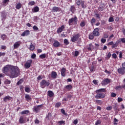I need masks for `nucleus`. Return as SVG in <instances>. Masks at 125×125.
Masks as SVG:
<instances>
[{
  "label": "nucleus",
  "instance_id": "47",
  "mask_svg": "<svg viewBox=\"0 0 125 125\" xmlns=\"http://www.w3.org/2000/svg\"><path fill=\"white\" fill-rule=\"evenodd\" d=\"M61 106V103H57L55 104L56 108H59V107H60Z\"/></svg>",
  "mask_w": 125,
  "mask_h": 125
},
{
  "label": "nucleus",
  "instance_id": "7",
  "mask_svg": "<svg viewBox=\"0 0 125 125\" xmlns=\"http://www.w3.org/2000/svg\"><path fill=\"white\" fill-rule=\"evenodd\" d=\"M79 39H80V34L78 33L71 37V41L72 42H78V41H79Z\"/></svg>",
  "mask_w": 125,
  "mask_h": 125
},
{
  "label": "nucleus",
  "instance_id": "23",
  "mask_svg": "<svg viewBox=\"0 0 125 125\" xmlns=\"http://www.w3.org/2000/svg\"><path fill=\"white\" fill-rule=\"evenodd\" d=\"M47 95L50 97H53L54 96V93L52 91L49 90L47 92Z\"/></svg>",
  "mask_w": 125,
  "mask_h": 125
},
{
  "label": "nucleus",
  "instance_id": "43",
  "mask_svg": "<svg viewBox=\"0 0 125 125\" xmlns=\"http://www.w3.org/2000/svg\"><path fill=\"white\" fill-rule=\"evenodd\" d=\"M79 54H80V52L78 51H75L74 55L75 57H77L79 56Z\"/></svg>",
  "mask_w": 125,
  "mask_h": 125
},
{
  "label": "nucleus",
  "instance_id": "26",
  "mask_svg": "<svg viewBox=\"0 0 125 125\" xmlns=\"http://www.w3.org/2000/svg\"><path fill=\"white\" fill-rule=\"evenodd\" d=\"M53 45L55 46V47H58L59 45H60V43H59L58 41H56L54 42Z\"/></svg>",
  "mask_w": 125,
  "mask_h": 125
},
{
  "label": "nucleus",
  "instance_id": "48",
  "mask_svg": "<svg viewBox=\"0 0 125 125\" xmlns=\"http://www.w3.org/2000/svg\"><path fill=\"white\" fill-rule=\"evenodd\" d=\"M98 10L99 11H103V10H104V7H103V6H99L98 7Z\"/></svg>",
  "mask_w": 125,
  "mask_h": 125
},
{
  "label": "nucleus",
  "instance_id": "32",
  "mask_svg": "<svg viewBox=\"0 0 125 125\" xmlns=\"http://www.w3.org/2000/svg\"><path fill=\"white\" fill-rule=\"evenodd\" d=\"M39 57L40 58H41V59H44V58L46 57V54H42V55H40Z\"/></svg>",
  "mask_w": 125,
  "mask_h": 125
},
{
  "label": "nucleus",
  "instance_id": "61",
  "mask_svg": "<svg viewBox=\"0 0 125 125\" xmlns=\"http://www.w3.org/2000/svg\"><path fill=\"white\" fill-rule=\"evenodd\" d=\"M41 80H42V75H39V76L37 77V80H38V81H41Z\"/></svg>",
  "mask_w": 125,
  "mask_h": 125
},
{
  "label": "nucleus",
  "instance_id": "58",
  "mask_svg": "<svg viewBox=\"0 0 125 125\" xmlns=\"http://www.w3.org/2000/svg\"><path fill=\"white\" fill-rule=\"evenodd\" d=\"M23 83V80H20L17 83V84L18 85H19V84H21V83Z\"/></svg>",
  "mask_w": 125,
  "mask_h": 125
},
{
  "label": "nucleus",
  "instance_id": "11",
  "mask_svg": "<svg viewBox=\"0 0 125 125\" xmlns=\"http://www.w3.org/2000/svg\"><path fill=\"white\" fill-rule=\"evenodd\" d=\"M92 33L95 35V37H99V36H100L99 29H98V28H96L94 29Z\"/></svg>",
  "mask_w": 125,
  "mask_h": 125
},
{
  "label": "nucleus",
  "instance_id": "54",
  "mask_svg": "<svg viewBox=\"0 0 125 125\" xmlns=\"http://www.w3.org/2000/svg\"><path fill=\"white\" fill-rule=\"evenodd\" d=\"M116 96H117V94H116L114 92L111 93V97H116Z\"/></svg>",
  "mask_w": 125,
  "mask_h": 125
},
{
  "label": "nucleus",
  "instance_id": "39",
  "mask_svg": "<svg viewBox=\"0 0 125 125\" xmlns=\"http://www.w3.org/2000/svg\"><path fill=\"white\" fill-rule=\"evenodd\" d=\"M63 42L64 44H65V45H68V44L70 43V42H69V41L67 39H64L63 40Z\"/></svg>",
  "mask_w": 125,
  "mask_h": 125
},
{
  "label": "nucleus",
  "instance_id": "14",
  "mask_svg": "<svg viewBox=\"0 0 125 125\" xmlns=\"http://www.w3.org/2000/svg\"><path fill=\"white\" fill-rule=\"evenodd\" d=\"M20 45H21V41H18L16 42L14 44V49H16L17 48H18V47H19V46H20Z\"/></svg>",
  "mask_w": 125,
  "mask_h": 125
},
{
  "label": "nucleus",
  "instance_id": "8",
  "mask_svg": "<svg viewBox=\"0 0 125 125\" xmlns=\"http://www.w3.org/2000/svg\"><path fill=\"white\" fill-rule=\"evenodd\" d=\"M19 122L20 124H26L27 123V117L24 116H21Z\"/></svg>",
  "mask_w": 125,
  "mask_h": 125
},
{
  "label": "nucleus",
  "instance_id": "20",
  "mask_svg": "<svg viewBox=\"0 0 125 125\" xmlns=\"http://www.w3.org/2000/svg\"><path fill=\"white\" fill-rule=\"evenodd\" d=\"M30 35V30H25L21 34V37H25V36H28Z\"/></svg>",
  "mask_w": 125,
  "mask_h": 125
},
{
  "label": "nucleus",
  "instance_id": "49",
  "mask_svg": "<svg viewBox=\"0 0 125 125\" xmlns=\"http://www.w3.org/2000/svg\"><path fill=\"white\" fill-rule=\"evenodd\" d=\"M28 5H35V2L34 1H31L28 3Z\"/></svg>",
  "mask_w": 125,
  "mask_h": 125
},
{
  "label": "nucleus",
  "instance_id": "19",
  "mask_svg": "<svg viewBox=\"0 0 125 125\" xmlns=\"http://www.w3.org/2000/svg\"><path fill=\"white\" fill-rule=\"evenodd\" d=\"M11 99H12V97H11L9 96H5L3 98V100L5 102H7V101H9V100H11Z\"/></svg>",
  "mask_w": 125,
  "mask_h": 125
},
{
  "label": "nucleus",
  "instance_id": "17",
  "mask_svg": "<svg viewBox=\"0 0 125 125\" xmlns=\"http://www.w3.org/2000/svg\"><path fill=\"white\" fill-rule=\"evenodd\" d=\"M61 10V8L58 7L54 6L52 9V12H58Z\"/></svg>",
  "mask_w": 125,
  "mask_h": 125
},
{
  "label": "nucleus",
  "instance_id": "35",
  "mask_svg": "<svg viewBox=\"0 0 125 125\" xmlns=\"http://www.w3.org/2000/svg\"><path fill=\"white\" fill-rule=\"evenodd\" d=\"M80 26L81 27H82V28L84 27V26H85V21H83L81 22L80 23Z\"/></svg>",
  "mask_w": 125,
  "mask_h": 125
},
{
  "label": "nucleus",
  "instance_id": "4",
  "mask_svg": "<svg viewBox=\"0 0 125 125\" xmlns=\"http://www.w3.org/2000/svg\"><path fill=\"white\" fill-rule=\"evenodd\" d=\"M74 23L75 25H77V24H78V18L76 16H74V18H71L68 20L69 26H72Z\"/></svg>",
  "mask_w": 125,
  "mask_h": 125
},
{
  "label": "nucleus",
  "instance_id": "62",
  "mask_svg": "<svg viewBox=\"0 0 125 125\" xmlns=\"http://www.w3.org/2000/svg\"><path fill=\"white\" fill-rule=\"evenodd\" d=\"M0 49H4L5 50V49H6V46L2 45L0 47Z\"/></svg>",
  "mask_w": 125,
  "mask_h": 125
},
{
  "label": "nucleus",
  "instance_id": "2",
  "mask_svg": "<svg viewBox=\"0 0 125 125\" xmlns=\"http://www.w3.org/2000/svg\"><path fill=\"white\" fill-rule=\"evenodd\" d=\"M106 91V89L101 88L95 91V93L96 94L95 96V98L96 99H102L105 98L106 96V93H104Z\"/></svg>",
  "mask_w": 125,
  "mask_h": 125
},
{
  "label": "nucleus",
  "instance_id": "50",
  "mask_svg": "<svg viewBox=\"0 0 125 125\" xmlns=\"http://www.w3.org/2000/svg\"><path fill=\"white\" fill-rule=\"evenodd\" d=\"M81 3H82V2H81V0H77V1H76L77 5L80 6V5H81Z\"/></svg>",
  "mask_w": 125,
  "mask_h": 125
},
{
  "label": "nucleus",
  "instance_id": "30",
  "mask_svg": "<svg viewBox=\"0 0 125 125\" xmlns=\"http://www.w3.org/2000/svg\"><path fill=\"white\" fill-rule=\"evenodd\" d=\"M29 49L31 51H33V50L35 49V46H34L32 43H30Z\"/></svg>",
  "mask_w": 125,
  "mask_h": 125
},
{
  "label": "nucleus",
  "instance_id": "64",
  "mask_svg": "<svg viewBox=\"0 0 125 125\" xmlns=\"http://www.w3.org/2000/svg\"><path fill=\"white\" fill-rule=\"evenodd\" d=\"M121 42L123 43H125V38H122Z\"/></svg>",
  "mask_w": 125,
  "mask_h": 125
},
{
  "label": "nucleus",
  "instance_id": "37",
  "mask_svg": "<svg viewBox=\"0 0 125 125\" xmlns=\"http://www.w3.org/2000/svg\"><path fill=\"white\" fill-rule=\"evenodd\" d=\"M92 47V43H90L87 47V50L91 51V48Z\"/></svg>",
  "mask_w": 125,
  "mask_h": 125
},
{
  "label": "nucleus",
  "instance_id": "27",
  "mask_svg": "<svg viewBox=\"0 0 125 125\" xmlns=\"http://www.w3.org/2000/svg\"><path fill=\"white\" fill-rule=\"evenodd\" d=\"M94 37H95V36L93 33H90L89 35V39L93 40V39H94Z\"/></svg>",
  "mask_w": 125,
  "mask_h": 125
},
{
  "label": "nucleus",
  "instance_id": "24",
  "mask_svg": "<svg viewBox=\"0 0 125 125\" xmlns=\"http://www.w3.org/2000/svg\"><path fill=\"white\" fill-rule=\"evenodd\" d=\"M40 11V8L38 6H36L33 9H32V12L35 13L36 12H39Z\"/></svg>",
  "mask_w": 125,
  "mask_h": 125
},
{
  "label": "nucleus",
  "instance_id": "44",
  "mask_svg": "<svg viewBox=\"0 0 125 125\" xmlns=\"http://www.w3.org/2000/svg\"><path fill=\"white\" fill-rule=\"evenodd\" d=\"M58 124H59L60 125H65V121H64L63 120H62V121H58Z\"/></svg>",
  "mask_w": 125,
  "mask_h": 125
},
{
  "label": "nucleus",
  "instance_id": "15",
  "mask_svg": "<svg viewBox=\"0 0 125 125\" xmlns=\"http://www.w3.org/2000/svg\"><path fill=\"white\" fill-rule=\"evenodd\" d=\"M58 75H57V73L55 71H52L51 73V77L52 79H53V80H55L56 78H57V76Z\"/></svg>",
  "mask_w": 125,
  "mask_h": 125
},
{
  "label": "nucleus",
  "instance_id": "40",
  "mask_svg": "<svg viewBox=\"0 0 125 125\" xmlns=\"http://www.w3.org/2000/svg\"><path fill=\"white\" fill-rule=\"evenodd\" d=\"M25 92H27V93H30L31 92V89L29 87H25Z\"/></svg>",
  "mask_w": 125,
  "mask_h": 125
},
{
  "label": "nucleus",
  "instance_id": "55",
  "mask_svg": "<svg viewBox=\"0 0 125 125\" xmlns=\"http://www.w3.org/2000/svg\"><path fill=\"white\" fill-rule=\"evenodd\" d=\"M100 124H101V121H100V120H98L96 122L95 125H100Z\"/></svg>",
  "mask_w": 125,
  "mask_h": 125
},
{
  "label": "nucleus",
  "instance_id": "46",
  "mask_svg": "<svg viewBox=\"0 0 125 125\" xmlns=\"http://www.w3.org/2000/svg\"><path fill=\"white\" fill-rule=\"evenodd\" d=\"M115 21V19L113 17H110L108 19V22H114Z\"/></svg>",
  "mask_w": 125,
  "mask_h": 125
},
{
  "label": "nucleus",
  "instance_id": "42",
  "mask_svg": "<svg viewBox=\"0 0 125 125\" xmlns=\"http://www.w3.org/2000/svg\"><path fill=\"white\" fill-rule=\"evenodd\" d=\"M96 103L99 105H101L102 104V101L100 100H96Z\"/></svg>",
  "mask_w": 125,
  "mask_h": 125
},
{
  "label": "nucleus",
  "instance_id": "6",
  "mask_svg": "<svg viewBox=\"0 0 125 125\" xmlns=\"http://www.w3.org/2000/svg\"><path fill=\"white\" fill-rule=\"evenodd\" d=\"M43 105L40 104L37 106H34L33 110L34 111V112H36V113H39L42 109Z\"/></svg>",
  "mask_w": 125,
  "mask_h": 125
},
{
  "label": "nucleus",
  "instance_id": "36",
  "mask_svg": "<svg viewBox=\"0 0 125 125\" xmlns=\"http://www.w3.org/2000/svg\"><path fill=\"white\" fill-rule=\"evenodd\" d=\"M52 117V116L51 115V113H48L47 116L46 117V119H47V120H50Z\"/></svg>",
  "mask_w": 125,
  "mask_h": 125
},
{
  "label": "nucleus",
  "instance_id": "33",
  "mask_svg": "<svg viewBox=\"0 0 125 125\" xmlns=\"http://www.w3.org/2000/svg\"><path fill=\"white\" fill-rule=\"evenodd\" d=\"M95 22H96V20L94 18H92L91 20V24L92 26H93L94 24H95Z\"/></svg>",
  "mask_w": 125,
  "mask_h": 125
},
{
  "label": "nucleus",
  "instance_id": "29",
  "mask_svg": "<svg viewBox=\"0 0 125 125\" xmlns=\"http://www.w3.org/2000/svg\"><path fill=\"white\" fill-rule=\"evenodd\" d=\"M29 112V110H23L21 112V115H28Z\"/></svg>",
  "mask_w": 125,
  "mask_h": 125
},
{
  "label": "nucleus",
  "instance_id": "53",
  "mask_svg": "<svg viewBox=\"0 0 125 125\" xmlns=\"http://www.w3.org/2000/svg\"><path fill=\"white\" fill-rule=\"evenodd\" d=\"M33 30H34V31H39V28H38L37 26L36 25H34L33 27Z\"/></svg>",
  "mask_w": 125,
  "mask_h": 125
},
{
  "label": "nucleus",
  "instance_id": "10",
  "mask_svg": "<svg viewBox=\"0 0 125 125\" xmlns=\"http://www.w3.org/2000/svg\"><path fill=\"white\" fill-rule=\"evenodd\" d=\"M72 88L73 86H72V84H68L65 86L63 90L64 92H66L67 91H70Z\"/></svg>",
  "mask_w": 125,
  "mask_h": 125
},
{
  "label": "nucleus",
  "instance_id": "52",
  "mask_svg": "<svg viewBox=\"0 0 125 125\" xmlns=\"http://www.w3.org/2000/svg\"><path fill=\"white\" fill-rule=\"evenodd\" d=\"M115 89H116V90H119V89H122V86H121V85L117 86L115 87Z\"/></svg>",
  "mask_w": 125,
  "mask_h": 125
},
{
  "label": "nucleus",
  "instance_id": "21",
  "mask_svg": "<svg viewBox=\"0 0 125 125\" xmlns=\"http://www.w3.org/2000/svg\"><path fill=\"white\" fill-rule=\"evenodd\" d=\"M61 75L62 77H65L66 76V68L63 67L61 70Z\"/></svg>",
  "mask_w": 125,
  "mask_h": 125
},
{
  "label": "nucleus",
  "instance_id": "60",
  "mask_svg": "<svg viewBox=\"0 0 125 125\" xmlns=\"http://www.w3.org/2000/svg\"><path fill=\"white\" fill-rule=\"evenodd\" d=\"M79 123V121L78 120V119H76L73 122V124L74 125H78V123Z\"/></svg>",
  "mask_w": 125,
  "mask_h": 125
},
{
  "label": "nucleus",
  "instance_id": "34",
  "mask_svg": "<svg viewBox=\"0 0 125 125\" xmlns=\"http://www.w3.org/2000/svg\"><path fill=\"white\" fill-rule=\"evenodd\" d=\"M6 38H7V36H6V35L5 34H2L1 35V39H2L3 41H5V40H6Z\"/></svg>",
  "mask_w": 125,
  "mask_h": 125
},
{
  "label": "nucleus",
  "instance_id": "12",
  "mask_svg": "<svg viewBox=\"0 0 125 125\" xmlns=\"http://www.w3.org/2000/svg\"><path fill=\"white\" fill-rule=\"evenodd\" d=\"M118 73L120 74V75H125V68L124 67H120L117 70Z\"/></svg>",
  "mask_w": 125,
  "mask_h": 125
},
{
  "label": "nucleus",
  "instance_id": "57",
  "mask_svg": "<svg viewBox=\"0 0 125 125\" xmlns=\"http://www.w3.org/2000/svg\"><path fill=\"white\" fill-rule=\"evenodd\" d=\"M101 42L103 43H105V42H106V39L102 38L101 39Z\"/></svg>",
  "mask_w": 125,
  "mask_h": 125
},
{
  "label": "nucleus",
  "instance_id": "22",
  "mask_svg": "<svg viewBox=\"0 0 125 125\" xmlns=\"http://www.w3.org/2000/svg\"><path fill=\"white\" fill-rule=\"evenodd\" d=\"M25 98L26 99V101H32V97L27 94H25Z\"/></svg>",
  "mask_w": 125,
  "mask_h": 125
},
{
  "label": "nucleus",
  "instance_id": "38",
  "mask_svg": "<svg viewBox=\"0 0 125 125\" xmlns=\"http://www.w3.org/2000/svg\"><path fill=\"white\" fill-rule=\"evenodd\" d=\"M119 44V42H116L115 43L113 44L112 46V48H115L118 46V44Z\"/></svg>",
  "mask_w": 125,
  "mask_h": 125
},
{
  "label": "nucleus",
  "instance_id": "3",
  "mask_svg": "<svg viewBox=\"0 0 125 125\" xmlns=\"http://www.w3.org/2000/svg\"><path fill=\"white\" fill-rule=\"evenodd\" d=\"M13 65H6V66H4L3 68V73L4 74H6L7 76H8L9 73L11 71L13 68Z\"/></svg>",
  "mask_w": 125,
  "mask_h": 125
},
{
  "label": "nucleus",
  "instance_id": "59",
  "mask_svg": "<svg viewBox=\"0 0 125 125\" xmlns=\"http://www.w3.org/2000/svg\"><path fill=\"white\" fill-rule=\"evenodd\" d=\"M123 101V98L118 97V103H120V102H122Z\"/></svg>",
  "mask_w": 125,
  "mask_h": 125
},
{
  "label": "nucleus",
  "instance_id": "18",
  "mask_svg": "<svg viewBox=\"0 0 125 125\" xmlns=\"http://www.w3.org/2000/svg\"><path fill=\"white\" fill-rule=\"evenodd\" d=\"M65 29V26L64 25H62L61 27H59L57 30V33H62L63 32V30Z\"/></svg>",
  "mask_w": 125,
  "mask_h": 125
},
{
  "label": "nucleus",
  "instance_id": "25",
  "mask_svg": "<svg viewBox=\"0 0 125 125\" xmlns=\"http://www.w3.org/2000/svg\"><path fill=\"white\" fill-rule=\"evenodd\" d=\"M22 7V4L21 3H16V9H20Z\"/></svg>",
  "mask_w": 125,
  "mask_h": 125
},
{
  "label": "nucleus",
  "instance_id": "5",
  "mask_svg": "<svg viewBox=\"0 0 125 125\" xmlns=\"http://www.w3.org/2000/svg\"><path fill=\"white\" fill-rule=\"evenodd\" d=\"M50 84V83L48 81H46L45 80H43L40 82V86L41 88H45L46 86H49Z\"/></svg>",
  "mask_w": 125,
  "mask_h": 125
},
{
  "label": "nucleus",
  "instance_id": "41",
  "mask_svg": "<svg viewBox=\"0 0 125 125\" xmlns=\"http://www.w3.org/2000/svg\"><path fill=\"white\" fill-rule=\"evenodd\" d=\"M61 113H62V115H64V116H68V114L65 112V110L63 109H61Z\"/></svg>",
  "mask_w": 125,
  "mask_h": 125
},
{
  "label": "nucleus",
  "instance_id": "28",
  "mask_svg": "<svg viewBox=\"0 0 125 125\" xmlns=\"http://www.w3.org/2000/svg\"><path fill=\"white\" fill-rule=\"evenodd\" d=\"M75 9H76V8H75V6L72 5L70 8L69 10L70 11H71V12H72V13H74V12H75Z\"/></svg>",
  "mask_w": 125,
  "mask_h": 125
},
{
  "label": "nucleus",
  "instance_id": "31",
  "mask_svg": "<svg viewBox=\"0 0 125 125\" xmlns=\"http://www.w3.org/2000/svg\"><path fill=\"white\" fill-rule=\"evenodd\" d=\"M81 6H82V8L84 9V8H86V6L85 5V4H84V1H83V0L81 1Z\"/></svg>",
  "mask_w": 125,
  "mask_h": 125
},
{
  "label": "nucleus",
  "instance_id": "13",
  "mask_svg": "<svg viewBox=\"0 0 125 125\" xmlns=\"http://www.w3.org/2000/svg\"><path fill=\"white\" fill-rule=\"evenodd\" d=\"M111 83V81L110 80H109V79L107 78L105 79L102 82V85H106L108 84V83Z\"/></svg>",
  "mask_w": 125,
  "mask_h": 125
},
{
  "label": "nucleus",
  "instance_id": "1",
  "mask_svg": "<svg viewBox=\"0 0 125 125\" xmlns=\"http://www.w3.org/2000/svg\"><path fill=\"white\" fill-rule=\"evenodd\" d=\"M20 75V70H19V68L17 66H13V68L9 72L8 76L13 79L14 78H17Z\"/></svg>",
  "mask_w": 125,
  "mask_h": 125
},
{
  "label": "nucleus",
  "instance_id": "16",
  "mask_svg": "<svg viewBox=\"0 0 125 125\" xmlns=\"http://www.w3.org/2000/svg\"><path fill=\"white\" fill-rule=\"evenodd\" d=\"M6 16H7V13H6L5 11H3L1 12V17L3 20V19L4 20L5 19H6Z\"/></svg>",
  "mask_w": 125,
  "mask_h": 125
},
{
  "label": "nucleus",
  "instance_id": "63",
  "mask_svg": "<svg viewBox=\"0 0 125 125\" xmlns=\"http://www.w3.org/2000/svg\"><path fill=\"white\" fill-rule=\"evenodd\" d=\"M5 55V52H0V57H1V56H4Z\"/></svg>",
  "mask_w": 125,
  "mask_h": 125
},
{
  "label": "nucleus",
  "instance_id": "45",
  "mask_svg": "<svg viewBox=\"0 0 125 125\" xmlns=\"http://www.w3.org/2000/svg\"><path fill=\"white\" fill-rule=\"evenodd\" d=\"M4 83H5V84H10V83H11V82L10 80L6 79Z\"/></svg>",
  "mask_w": 125,
  "mask_h": 125
},
{
  "label": "nucleus",
  "instance_id": "56",
  "mask_svg": "<svg viewBox=\"0 0 125 125\" xmlns=\"http://www.w3.org/2000/svg\"><path fill=\"white\" fill-rule=\"evenodd\" d=\"M35 57H37V55H36V54L33 53V54L31 55V58H32V59H35Z\"/></svg>",
  "mask_w": 125,
  "mask_h": 125
},
{
  "label": "nucleus",
  "instance_id": "9",
  "mask_svg": "<svg viewBox=\"0 0 125 125\" xmlns=\"http://www.w3.org/2000/svg\"><path fill=\"white\" fill-rule=\"evenodd\" d=\"M33 62V60H28L26 61V63L24 65V67L25 69H29L30 67H31V65Z\"/></svg>",
  "mask_w": 125,
  "mask_h": 125
},
{
  "label": "nucleus",
  "instance_id": "51",
  "mask_svg": "<svg viewBox=\"0 0 125 125\" xmlns=\"http://www.w3.org/2000/svg\"><path fill=\"white\" fill-rule=\"evenodd\" d=\"M111 56H112L111 53L110 52L108 53V54L107 55V59H110V58H111Z\"/></svg>",
  "mask_w": 125,
  "mask_h": 125
}]
</instances>
